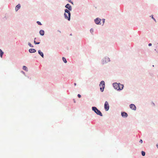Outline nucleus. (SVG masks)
Returning <instances> with one entry per match:
<instances>
[{"instance_id": "nucleus-1", "label": "nucleus", "mask_w": 158, "mask_h": 158, "mask_svg": "<svg viewBox=\"0 0 158 158\" xmlns=\"http://www.w3.org/2000/svg\"><path fill=\"white\" fill-rule=\"evenodd\" d=\"M113 85L114 88L118 90H122L123 87V85L120 83L118 84L117 83L113 84Z\"/></svg>"}, {"instance_id": "nucleus-2", "label": "nucleus", "mask_w": 158, "mask_h": 158, "mask_svg": "<svg viewBox=\"0 0 158 158\" xmlns=\"http://www.w3.org/2000/svg\"><path fill=\"white\" fill-rule=\"evenodd\" d=\"M65 13L64 14L65 18L66 19H67L69 21H70V13L69 11L67 9L65 10Z\"/></svg>"}, {"instance_id": "nucleus-3", "label": "nucleus", "mask_w": 158, "mask_h": 158, "mask_svg": "<svg viewBox=\"0 0 158 158\" xmlns=\"http://www.w3.org/2000/svg\"><path fill=\"white\" fill-rule=\"evenodd\" d=\"M92 109L98 115H99L101 116H102V114L101 111L99 110H98L96 107H93Z\"/></svg>"}, {"instance_id": "nucleus-4", "label": "nucleus", "mask_w": 158, "mask_h": 158, "mask_svg": "<svg viewBox=\"0 0 158 158\" xmlns=\"http://www.w3.org/2000/svg\"><path fill=\"white\" fill-rule=\"evenodd\" d=\"M100 87V89L101 92H103L105 88V82L104 81H102L99 85Z\"/></svg>"}, {"instance_id": "nucleus-5", "label": "nucleus", "mask_w": 158, "mask_h": 158, "mask_svg": "<svg viewBox=\"0 0 158 158\" xmlns=\"http://www.w3.org/2000/svg\"><path fill=\"white\" fill-rule=\"evenodd\" d=\"M104 108L105 110L108 111L109 109V106L108 103L107 101H106L104 104Z\"/></svg>"}, {"instance_id": "nucleus-6", "label": "nucleus", "mask_w": 158, "mask_h": 158, "mask_svg": "<svg viewBox=\"0 0 158 158\" xmlns=\"http://www.w3.org/2000/svg\"><path fill=\"white\" fill-rule=\"evenodd\" d=\"M101 19L98 18H96V19H95L94 21L95 23L97 24H100V22H101Z\"/></svg>"}, {"instance_id": "nucleus-7", "label": "nucleus", "mask_w": 158, "mask_h": 158, "mask_svg": "<svg viewBox=\"0 0 158 158\" xmlns=\"http://www.w3.org/2000/svg\"><path fill=\"white\" fill-rule=\"evenodd\" d=\"M110 61V58L108 57H106L103 61V63L104 64L109 62Z\"/></svg>"}, {"instance_id": "nucleus-8", "label": "nucleus", "mask_w": 158, "mask_h": 158, "mask_svg": "<svg viewBox=\"0 0 158 158\" xmlns=\"http://www.w3.org/2000/svg\"><path fill=\"white\" fill-rule=\"evenodd\" d=\"M130 107L131 109L134 110H135L136 109V107L133 104H131L130 105Z\"/></svg>"}, {"instance_id": "nucleus-9", "label": "nucleus", "mask_w": 158, "mask_h": 158, "mask_svg": "<svg viewBox=\"0 0 158 158\" xmlns=\"http://www.w3.org/2000/svg\"><path fill=\"white\" fill-rule=\"evenodd\" d=\"M65 7L66 8L68 9L69 10H72V7L69 4H67Z\"/></svg>"}, {"instance_id": "nucleus-10", "label": "nucleus", "mask_w": 158, "mask_h": 158, "mask_svg": "<svg viewBox=\"0 0 158 158\" xmlns=\"http://www.w3.org/2000/svg\"><path fill=\"white\" fill-rule=\"evenodd\" d=\"M121 115L123 117H127L128 116L127 114L125 112H122Z\"/></svg>"}, {"instance_id": "nucleus-11", "label": "nucleus", "mask_w": 158, "mask_h": 158, "mask_svg": "<svg viewBox=\"0 0 158 158\" xmlns=\"http://www.w3.org/2000/svg\"><path fill=\"white\" fill-rule=\"evenodd\" d=\"M36 51L34 49H29V52L30 53H34Z\"/></svg>"}, {"instance_id": "nucleus-12", "label": "nucleus", "mask_w": 158, "mask_h": 158, "mask_svg": "<svg viewBox=\"0 0 158 158\" xmlns=\"http://www.w3.org/2000/svg\"><path fill=\"white\" fill-rule=\"evenodd\" d=\"M38 53L43 58L44 57L43 53L40 50L38 51Z\"/></svg>"}, {"instance_id": "nucleus-13", "label": "nucleus", "mask_w": 158, "mask_h": 158, "mask_svg": "<svg viewBox=\"0 0 158 158\" xmlns=\"http://www.w3.org/2000/svg\"><path fill=\"white\" fill-rule=\"evenodd\" d=\"M20 7V5L19 4L18 5L16 6L15 8V10L16 11H17Z\"/></svg>"}, {"instance_id": "nucleus-14", "label": "nucleus", "mask_w": 158, "mask_h": 158, "mask_svg": "<svg viewBox=\"0 0 158 158\" xmlns=\"http://www.w3.org/2000/svg\"><path fill=\"white\" fill-rule=\"evenodd\" d=\"M40 35H41L43 36V35H44V31L42 30H40Z\"/></svg>"}, {"instance_id": "nucleus-15", "label": "nucleus", "mask_w": 158, "mask_h": 158, "mask_svg": "<svg viewBox=\"0 0 158 158\" xmlns=\"http://www.w3.org/2000/svg\"><path fill=\"white\" fill-rule=\"evenodd\" d=\"M4 53L2 52V50L0 49V56L1 58L2 57V56Z\"/></svg>"}, {"instance_id": "nucleus-16", "label": "nucleus", "mask_w": 158, "mask_h": 158, "mask_svg": "<svg viewBox=\"0 0 158 158\" xmlns=\"http://www.w3.org/2000/svg\"><path fill=\"white\" fill-rule=\"evenodd\" d=\"M23 70H25L26 71H28L27 67L25 66H23Z\"/></svg>"}, {"instance_id": "nucleus-17", "label": "nucleus", "mask_w": 158, "mask_h": 158, "mask_svg": "<svg viewBox=\"0 0 158 158\" xmlns=\"http://www.w3.org/2000/svg\"><path fill=\"white\" fill-rule=\"evenodd\" d=\"M141 154L142 156H144L145 155V152L144 151H141Z\"/></svg>"}, {"instance_id": "nucleus-18", "label": "nucleus", "mask_w": 158, "mask_h": 158, "mask_svg": "<svg viewBox=\"0 0 158 158\" xmlns=\"http://www.w3.org/2000/svg\"><path fill=\"white\" fill-rule=\"evenodd\" d=\"M62 60H63V61L64 62V63H67V61L66 59H65V58H64V57H63V58H62Z\"/></svg>"}, {"instance_id": "nucleus-19", "label": "nucleus", "mask_w": 158, "mask_h": 158, "mask_svg": "<svg viewBox=\"0 0 158 158\" xmlns=\"http://www.w3.org/2000/svg\"><path fill=\"white\" fill-rule=\"evenodd\" d=\"M150 17H151L152 18L155 22H156V19L154 18L153 15H152L150 16Z\"/></svg>"}, {"instance_id": "nucleus-20", "label": "nucleus", "mask_w": 158, "mask_h": 158, "mask_svg": "<svg viewBox=\"0 0 158 158\" xmlns=\"http://www.w3.org/2000/svg\"><path fill=\"white\" fill-rule=\"evenodd\" d=\"M37 23L39 25H42L41 23L40 22H39V21H37Z\"/></svg>"}, {"instance_id": "nucleus-21", "label": "nucleus", "mask_w": 158, "mask_h": 158, "mask_svg": "<svg viewBox=\"0 0 158 158\" xmlns=\"http://www.w3.org/2000/svg\"><path fill=\"white\" fill-rule=\"evenodd\" d=\"M28 45L31 47H33V46L31 45V44L30 43H28Z\"/></svg>"}, {"instance_id": "nucleus-22", "label": "nucleus", "mask_w": 158, "mask_h": 158, "mask_svg": "<svg viewBox=\"0 0 158 158\" xmlns=\"http://www.w3.org/2000/svg\"><path fill=\"white\" fill-rule=\"evenodd\" d=\"M34 43L35 44H39L40 43V42H36L35 40L34 41Z\"/></svg>"}, {"instance_id": "nucleus-23", "label": "nucleus", "mask_w": 158, "mask_h": 158, "mask_svg": "<svg viewBox=\"0 0 158 158\" xmlns=\"http://www.w3.org/2000/svg\"><path fill=\"white\" fill-rule=\"evenodd\" d=\"M139 143H143V141L142 139H140V140H139Z\"/></svg>"}, {"instance_id": "nucleus-24", "label": "nucleus", "mask_w": 158, "mask_h": 158, "mask_svg": "<svg viewBox=\"0 0 158 158\" xmlns=\"http://www.w3.org/2000/svg\"><path fill=\"white\" fill-rule=\"evenodd\" d=\"M90 31L91 32V33H92L93 32V29H91L90 30Z\"/></svg>"}, {"instance_id": "nucleus-25", "label": "nucleus", "mask_w": 158, "mask_h": 158, "mask_svg": "<svg viewBox=\"0 0 158 158\" xmlns=\"http://www.w3.org/2000/svg\"><path fill=\"white\" fill-rule=\"evenodd\" d=\"M77 96L79 97V98H80L81 97V95H80V94H78Z\"/></svg>"}, {"instance_id": "nucleus-26", "label": "nucleus", "mask_w": 158, "mask_h": 158, "mask_svg": "<svg viewBox=\"0 0 158 158\" xmlns=\"http://www.w3.org/2000/svg\"><path fill=\"white\" fill-rule=\"evenodd\" d=\"M148 46H151L152 45V44L151 43H149L148 44Z\"/></svg>"}, {"instance_id": "nucleus-27", "label": "nucleus", "mask_w": 158, "mask_h": 158, "mask_svg": "<svg viewBox=\"0 0 158 158\" xmlns=\"http://www.w3.org/2000/svg\"><path fill=\"white\" fill-rule=\"evenodd\" d=\"M102 20H103V24L105 22V19H102Z\"/></svg>"}, {"instance_id": "nucleus-28", "label": "nucleus", "mask_w": 158, "mask_h": 158, "mask_svg": "<svg viewBox=\"0 0 158 158\" xmlns=\"http://www.w3.org/2000/svg\"><path fill=\"white\" fill-rule=\"evenodd\" d=\"M150 75L151 76H152V75H153L152 73H150Z\"/></svg>"}, {"instance_id": "nucleus-29", "label": "nucleus", "mask_w": 158, "mask_h": 158, "mask_svg": "<svg viewBox=\"0 0 158 158\" xmlns=\"http://www.w3.org/2000/svg\"><path fill=\"white\" fill-rule=\"evenodd\" d=\"M156 146L157 148H158V144H156Z\"/></svg>"}, {"instance_id": "nucleus-30", "label": "nucleus", "mask_w": 158, "mask_h": 158, "mask_svg": "<svg viewBox=\"0 0 158 158\" xmlns=\"http://www.w3.org/2000/svg\"><path fill=\"white\" fill-rule=\"evenodd\" d=\"M74 85L76 86V83H74Z\"/></svg>"}, {"instance_id": "nucleus-31", "label": "nucleus", "mask_w": 158, "mask_h": 158, "mask_svg": "<svg viewBox=\"0 0 158 158\" xmlns=\"http://www.w3.org/2000/svg\"><path fill=\"white\" fill-rule=\"evenodd\" d=\"M153 103V105H154V106H155V104H154V103Z\"/></svg>"}, {"instance_id": "nucleus-32", "label": "nucleus", "mask_w": 158, "mask_h": 158, "mask_svg": "<svg viewBox=\"0 0 158 158\" xmlns=\"http://www.w3.org/2000/svg\"><path fill=\"white\" fill-rule=\"evenodd\" d=\"M152 66L153 67H154V65H152Z\"/></svg>"}]
</instances>
